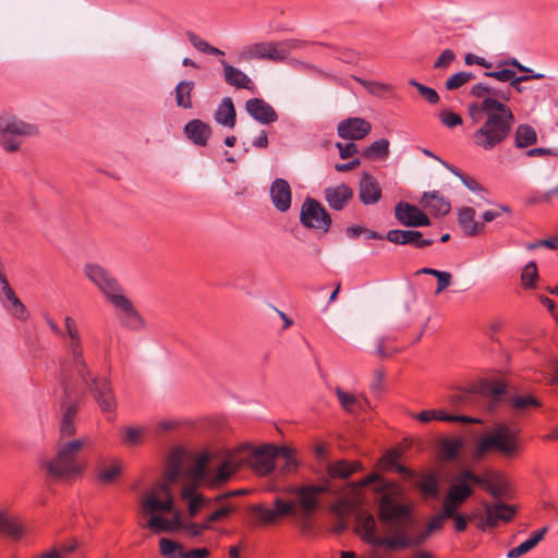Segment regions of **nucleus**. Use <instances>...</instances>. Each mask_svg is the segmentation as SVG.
Returning <instances> with one entry per match:
<instances>
[{"instance_id": "22", "label": "nucleus", "mask_w": 558, "mask_h": 558, "mask_svg": "<svg viewBox=\"0 0 558 558\" xmlns=\"http://www.w3.org/2000/svg\"><path fill=\"white\" fill-rule=\"evenodd\" d=\"M245 110L260 124H270L278 120L276 110L262 98H251L246 100Z\"/></svg>"}, {"instance_id": "28", "label": "nucleus", "mask_w": 558, "mask_h": 558, "mask_svg": "<svg viewBox=\"0 0 558 558\" xmlns=\"http://www.w3.org/2000/svg\"><path fill=\"white\" fill-rule=\"evenodd\" d=\"M184 133L194 145L204 147L211 135V129L202 120L194 119L185 124Z\"/></svg>"}, {"instance_id": "60", "label": "nucleus", "mask_w": 558, "mask_h": 558, "mask_svg": "<svg viewBox=\"0 0 558 558\" xmlns=\"http://www.w3.org/2000/svg\"><path fill=\"white\" fill-rule=\"evenodd\" d=\"M459 507L460 506L458 504L451 502V501H449V499L447 497H445V499L442 501V510H441L440 514L445 519H452L459 514L457 512Z\"/></svg>"}, {"instance_id": "44", "label": "nucleus", "mask_w": 558, "mask_h": 558, "mask_svg": "<svg viewBox=\"0 0 558 558\" xmlns=\"http://www.w3.org/2000/svg\"><path fill=\"white\" fill-rule=\"evenodd\" d=\"M187 38H189L190 43L192 44V46L203 53H206L209 56H223L225 54V52L222 50L209 45L206 40L201 38L195 33L189 32Z\"/></svg>"}, {"instance_id": "26", "label": "nucleus", "mask_w": 558, "mask_h": 558, "mask_svg": "<svg viewBox=\"0 0 558 558\" xmlns=\"http://www.w3.org/2000/svg\"><path fill=\"white\" fill-rule=\"evenodd\" d=\"M270 197L277 210L284 213L291 206V189L283 179H276L270 186Z\"/></svg>"}, {"instance_id": "9", "label": "nucleus", "mask_w": 558, "mask_h": 558, "mask_svg": "<svg viewBox=\"0 0 558 558\" xmlns=\"http://www.w3.org/2000/svg\"><path fill=\"white\" fill-rule=\"evenodd\" d=\"M484 513L480 509H474L469 514V520L476 521V527L481 531L495 527L499 521L509 522L514 513L513 506L506 505L502 501H497L494 505L482 501Z\"/></svg>"}, {"instance_id": "15", "label": "nucleus", "mask_w": 558, "mask_h": 558, "mask_svg": "<svg viewBox=\"0 0 558 558\" xmlns=\"http://www.w3.org/2000/svg\"><path fill=\"white\" fill-rule=\"evenodd\" d=\"M116 310V316L121 326L131 330H141L145 320L124 292L109 302Z\"/></svg>"}, {"instance_id": "1", "label": "nucleus", "mask_w": 558, "mask_h": 558, "mask_svg": "<svg viewBox=\"0 0 558 558\" xmlns=\"http://www.w3.org/2000/svg\"><path fill=\"white\" fill-rule=\"evenodd\" d=\"M544 77L545 75L542 73L521 76L515 74L506 89L484 82L473 85L470 94L478 100L469 105L468 112L474 123L483 120L482 124L471 135L474 146L490 151L502 145L510 136L514 124V114L507 105L511 99L510 88L521 94L525 89L521 85L523 82Z\"/></svg>"}, {"instance_id": "18", "label": "nucleus", "mask_w": 558, "mask_h": 558, "mask_svg": "<svg viewBox=\"0 0 558 558\" xmlns=\"http://www.w3.org/2000/svg\"><path fill=\"white\" fill-rule=\"evenodd\" d=\"M372 131V124L363 118H347L337 126L338 136L348 141H360Z\"/></svg>"}, {"instance_id": "61", "label": "nucleus", "mask_w": 558, "mask_h": 558, "mask_svg": "<svg viewBox=\"0 0 558 558\" xmlns=\"http://www.w3.org/2000/svg\"><path fill=\"white\" fill-rule=\"evenodd\" d=\"M209 556V550L206 548H196L185 551L183 548H180V557L181 558H207Z\"/></svg>"}, {"instance_id": "45", "label": "nucleus", "mask_w": 558, "mask_h": 558, "mask_svg": "<svg viewBox=\"0 0 558 558\" xmlns=\"http://www.w3.org/2000/svg\"><path fill=\"white\" fill-rule=\"evenodd\" d=\"M145 429L136 426H125L121 432L122 441L126 446H137L142 442Z\"/></svg>"}, {"instance_id": "5", "label": "nucleus", "mask_w": 558, "mask_h": 558, "mask_svg": "<svg viewBox=\"0 0 558 558\" xmlns=\"http://www.w3.org/2000/svg\"><path fill=\"white\" fill-rule=\"evenodd\" d=\"M181 472L178 454L170 458V469L168 472L167 481L158 483L150 490H148L141 500V509L148 513L157 511L173 512L172 518L168 519L171 526V532L182 530L186 523L182 519L180 511H173L174 497L171 492V484L175 481Z\"/></svg>"}, {"instance_id": "49", "label": "nucleus", "mask_w": 558, "mask_h": 558, "mask_svg": "<svg viewBox=\"0 0 558 558\" xmlns=\"http://www.w3.org/2000/svg\"><path fill=\"white\" fill-rule=\"evenodd\" d=\"M395 340L391 336L378 337L376 339V353L380 357H390L399 352L398 348L387 347L386 343Z\"/></svg>"}, {"instance_id": "35", "label": "nucleus", "mask_w": 558, "mask_h": 558, "mask_svg": "<svg viewBox=\"0 0 558 558\" xmlns=\"http://www.w3.org/2000/svg\"><path fill=\"white\" fill-rule=\"evenodd\" d=\"M537 142V134L533 126L520 124L514 132V145L517 148H526Z\"/></svg>"}, {"instance_id": "8", "label": "nucleus", "mask_w": 558, "mask_h": 558, "mask_svg": "<svg viewBox=\"0 0 558 558\" xmlns=\"http://www.w3.org/2000/svg\"><path fill=\"white\" fill-rule=\"evenodd\" d=\"M518 450V430L500 423L476 441L474 454L482 459L487 452L496 451L505 457H511Z\"/></svg>"}, {"instance_id": "36", "label": "nucleus", "mask_w": 558, "mask_h": 558, "mask_svg": "<svg viewBox=\"0 0 558 558\" xmlns=\"http://www.w3.org/2000/svg\"><path fill=\"white\" fill-rule=\"evenodd\" d=\"M0 532L5 536L17 541L24 535V527L17 519L10 518L0 512Z\"/></svg>"}, {"instance_id": "7", "label": "nucleus", "mask_w": 558, "mask_h": 558, "mask_svg": "<svg viewBox=\"0 0 558 558\" xmlns=\"http://www.w3.org/2000/svg\"><path fill=\"white\" fill-rule=\"evenodd\" d=\"M86 445L84 439H73L59 444L56 456L44 463L46 472L54 480H71L84 470L80 452Z\"/></svg>"}, {"instance_id": "33", "label": "nucleus", "mask_w": 558, "mask_h": 558, "mask_svg": "<svg viewBox=\"0 0 558 558\" xmlns=\"http://www.w3.org/2000/svg\"><path fill=\"white\" fill-rule=\"evenodd\" d=\"M547 527H543L542 530L535 531L531 534V536L521 543L519 546L510 549L507 554L508 558H519L530 550H532L545 536L547 533Z\"/></svg>"}, {"instance_id": "38", "label": "nucleus", "mask_w": 558, "mask_h": 558, "mask_svg": "<svg viewBox=\"0 0 558 558\" xmlns=\"http://www.w3.org/2000/svg\"><path fill=\"white\" fill-rule=\"evenodd\" d=\"M390 143L387 138H380L367 146L362 155L372 160H384L389 156Z\"/></svg>"}, {"instance_id": "58", "label": "nucleus", "mask_w": 558, "mask_h": 558, "mask_svg": "<svg viewBox=\"0 0 558 558\" xmlns=\"http://www.w3.org/2000/svg\"><path fill=\"white\" fill-rule=\"evenodd\" d=\"M440 121L447 128H456L462 123V119L458 113H454L450 110H444L439 114Z\"/></svg>"}, {"instance_id": "40", "label": "nucleus", "mask_w": 558, "mask_h": 558, "mask_svg": "<svg viewBox=\"0 0 558 558\" xmlns=\"http://www.w3.org/2000/svg\"><path fill=\"white\" fill-rule=\"evenodd\" d=\"M509 403L514 411H525L541 407V401L533 395H512L509 397Z\"/></svg>"}, {"instance_id": "51", "label": "nucleus", "mask_w": 558, "mask_h": 558, "mask_svg": "<svg viewBox=\"0 0 558 558\" xmlns=\"http://www.w3.org/2000/svg\"><path fill=\"white\" fill-rule=\"evenodd\" d=\"M160 553L169 558H174L175 555L180 557V544L169 538H161L159 541Z\"/></svg>"}, {"instance_id": "50", "label": "nucleus", "mask_w": 558, "mask_h": 558, "mask_svg": "<svg viewBox=\"0 0 558 558\" xmlns=\"http://www.w3.org/2000/svg\"><path fill=\"white\" fill-rule=\"evenodd\" d=\"M146 527L159 533V532H171L170 522L161 515L154 514L146 523Z\"/></svg>"}, {"instance_id": "31", "label": "nucleus", "mask_w": 558, "mask_h": 558, "mask_svg": "<svg viewBox=\"0 0 558 558\" xmlns=\"http://www.w3.org/2000/svg\"><path fill=\"white\" fill-rule=\"evenodd\" d=\"M215 120L217 123L233 129L236 122V113L233 101L230 97H225L219 104L215 112Z\"/></svg>"}, {"instance_id": "64", "label": "nucleus", "mask_w": 558, "mask_h": 558, "mask_svg": "<svg viewBox=\"0 0 558 558\" xmlns=\"http://www.w3.org/2000/svg\"><path fill=\"white\" fill-rule=\"evenodd\" d=\"M304 45L305 43L300 39L281 40V46H283L288 57L292 50L301 49L304 47Z\"/></svg>"}, {"instance_id": "47", "label": "nucleus", "mask_w": 558, "mask_h": 558, "mask_svg": "<svg viewBox=\"0 0 558 558\" xmlns=\"http://www.w3.org/2000/svg\"><path fill=\"white\" fill-rule=\"evenodd\" d=\"M409 84L415 87L420 95L424 97L428 104L435 105L439 101V95L434 88L425 86L414 78L409 80Z\"/></svg>"}, {"instance_id": "30", "label": "nucleus", "mask_w": 558, "mask_h": 558, "mask_svg": "<svg viewBox=\"0 0 558 558\" xmlns=\"http://www.w3.org/2000/svg\"><path fill=\"white\" fill-rule=\"evenodd\" d=\"M458 222L464 234L470 236L480 234L484 230V225L475 220V210L471 207L459 210Z\"/></svg>"}, {"instance_id": "10", "label": "nucleus", "mask_w": 558, "mask_h": 558, "mask_svg": "<svg viewBox=\"0 0 558 558\" xmlns=\"http://www.w3.org/2000/svg\"><path fill=\"white\" fill-rule=\"evenodd\" d=\"M83 271L108 303L123 293V288L119 280L104 266L96 263H87L85 264Z\"/></svg>"}, {"instance_id": "57", "label": "nucleus", "mask_w": 558, "mask_h": 558, "mask_svg": "<svg viewBox=\"0 0 558 558\" xmlns=\"http://www.w3.org/2000/svg\"><path fill=\"white\" fill-rule=\"evenodd\" d=\"M456 59V53L451 49H446L437 58L434 63V69L446 70L449 68L451 62Z\"/></svg>"}, {"instance_id": "32", "label": "nucleus", "mask_w": 558, "mask_h": 558, "mask_svg": "<svg viewBox=\"0 0 558 558\" xmlns=\"http://www.w3.org/2000/svg\"><path fill=\"white\" fill-rule=\"evenodd\" d=\"M276 466L283 474L295 472L299 462L295 459L294 451L288 447H278V454L275 461V468Z\"/></svg>"}, {"instance_id": "12", "label": "nucleus", "mask_w": 558, "mask_h": 558, "mask_svg": "<svg viewBox=\"0 0 558 558\" xmlns=\"http://www.w3.org/2000/svg\"><path fill=\"white\" fill-rule=\"evenodd\" d=\"M37 133V128L16 118L0 121V144L9 153L16 151L21 146L20 136H31Z\"/></svg>"}, {"instance_id": "4", "label": "nucleus", "mask_w": 558, "mask_h": 558, "mask_svg": "<svg viewBox=\"0 0 558 558\" xmlns=\"http://www.w3.org/2000/svg\"><path fill=\"white\" fill-rule=\"evenodd\" d=\"M66 376L68 389L72 387V380L76 381L80 389L88 391L104 414H114L118 409V398L113 385L108 377L100 376L92 371L88 363L69 373Z\"/></svg>"}, {"instance_id": "39", "label": "nucleus", "mask_w": 558, "mask_h": 558, "mask_svg": "<svg viewBox=\"0 0 558 558\" xmlns=\"http://www.w3.org/2000/svg\"><path fill=\"white\" fill-rule=\"evenodd\" d=\"M336 395L342 409L349 413H355L357 410L364 408L366 399H360L352 393L343 391L341 388H336Z\"/></svg>"}, {"instance_id": "62", "label": "nucleus", "mask_w": 558, "mask_h": 558, "mask_svg": "<svg viewBox=\"0 0 558 558\" xmlns=\"http://www.w3.org/2000/svg\"><path fill=\"white\" fill-rule=\"evenodd\" d=\"M451 281H452L451 274L448 271H442L437 278V288H436L435 293L436 294L441 293L445 289H447L451 284Z\"/></svg>"}, {"instance_id": "23", "label": "nucleus", "mask_w": 558, "mask_h": 558, "mask_svg": "<svg viewBox=\"0 0 558 558\" xmlns=\"http://www.w3.org/2000/svg\"><path fill=\"white\" fill-rule=\"evenodd\" d=\"M381 197L378 181L368 172H363L359 185V198L364 205H374Z\"/></svg>"}, {"instance_id": "13", "label": "nucleus", "mask_w": 558, "mask_h": 558, "mask_svg": "<svg viewBox=\"0 0 558 558\" xmlns=\"http://www.w3.org/2000/svg\"><path fill=\"white\" fill-rule=\"evenodd\" d=\"M300 221L307 229L320 230L326 233L331 226V217L323 205L307 197L301 206Z\"/></svg>"}, {"instance_id": "17", "label": "nucleus", "mask_w": 558, "mask_h": 558, "mask_svg": "<svg viewBox=\"0 0 558 558\" xmlns=\"http://www.w3.org/2000/svg\"><path fill=\"white\" fill-rule=\"evenodd\" d=\"M253 515L264 524L274 523L279 517L294 514L295 506L292 502L276 498L275 508H267L264 505H253L251 507Z\"/></svg>"}, {"instance_id": "59", "label": "nucleus", "mask_w": 558, "mask_h": 558, "mask_svg": "<svg viewBox=\"0 0 558 558\" xmlns=\"http://www.w3.org/2000/svg\"><path fill=\"white\" fill-rule=\"evenodd\" d=\"M336 146L339 149V155L342 159L350 158L359 151L357 145L354 144L353 141L345 144L337 143Z\"/></svg>"}, {"instance_id": "43", "label": "nucleus", "mask_w": 558, "mask_h": 558, "mask_svg": "<svg viewBox=\"0 0 558 558\" xmlns=\"http://www.w3.org/2000/svg\"><path fill=\"white\" fill-rule=\"evenodd\" d=\"M462 446L463 441L460 438H445L439 445L441 454L448 460L456 459Z\"/></svg>"}, {"instance_id": "25", "label": "nucleus", "mask_w": 558, "mask_h": 558, "mask_svg": "<svg viewBox=\"0 0 558 558\" xmlns=\"http://www.w3.org/2000/svg\"><path fill=\"white\" fill-rule=\"evenodd\" d=\"M325 201L333 210H342L353 197V190L344 184L329 186L324 190Z\"/></svg>"}, {"instance_id": "24", "label": "nucleus", "mask_w": 558, "mask_h": 558, "mask_svg": "<svg viewBox=\"0 0 558 558\" xmlns=\"http://www.w3.org/2000/svg\"><path fill=\"white\" fill-rule=\"evenodd\" d=\"M328 490L327 485H310L295 489L299 497V505L306 513H312L318 506V496Z\"/></svg>"}, {"instance_id": "29", "label": "nucleus", "mask_w": 558, "mask_h": 558, "mask_svg": "<svg viewBox=\"0 0 558 558\" xmlns=\"http://www.w3.org/2000/svg\"><path fill=\"white\" fill-rule=\"evenodd\" d=\"M421 205L435 216H445L450 211V203L437 191L425 192Z\"/></svg>"}, {"instance_id": "54", "label": "nucleus", "mask_w": 558, "mask_h": 558, "mask_svg": "<svg viewBox=\"0 0 558 558\" xmlns=\"http://www.w3.org/2000/svg\"><path fill=\"white\" fill-rule=\"evenodd\" d=\"M537 267L534 262H530L522 271L521 280L525 287H533L534 281L537 278Z\"/></svg>"}, {"instance_id": "48", "label": "nucleus", "mask_w": 558, "mask_h": 558, "mask_svg": "<svg viewBox=\"0 0 558 558\" xmlns=\"http://www.w3.org/2000/svg\"><path fill=\"white\" fill-rule=\"evenodd\" d=\"M267 44L268 48L266 52V60L282 62L288 58L283 46H281V41H268Z\"/></svg>"}, {"instance_id": "34", "label": "nucleus", "mask_w": 558, "mask_h": 558, "mask_svg": "<svg viewBox=\"0 0 558 558\" xmlns=\"http://www.w3.org/2000/svg\"><path fill=\"white\" fill-rule=\"evenodd\" d=\"M360 468V463L348 462L345 460H339L332 463H329L327 466V473L332 478H345L356 472Z\"/></svg>"}, {"instance_id": "3", "label": "nucleus", "mask_w": 558, "mask_h": 558, "mask_svg": "<svg viewBox=\"0 0 558 558\" xmlns=\"http://www.w3.org/2000/svg\"><path fill=\"white\" fill-rule=\"evenodd\" d=\"M277 454V446H265L252 450L247 457H240L238 453H231L215 471H213L208 466L209 456L207 453H202L196 459L192 469V478L196 484L215 488L227 483L241 464L246 461L257 474L265 476L275 470Z\"/></svg>"}, {"instance_id": "63", "label": "nucleus", "mask_w": 558, "mask_h": 558, "mask_svg": "<svg viewBox=\"0 0 558 558\" xmlns=\"http://www.w3.org/2000/svg\"><path fill=\"white\" fill-rule=\"evenodd\" d=\"M75 430L76 429H75L74 420H70V418H65V417L61 418V426H60L61 437H70V436L74 435Z\"/></svg>"}, {"instance_id": "19", "label": "nucleus", "mask_w": 558, "mask_h": 558, "mask_svg": "<svg viewBox=\"0 0 558 558\" xmlns=\"http://www.w3.org/2000/svg\"><path fill=\"white\" fill-rule=\"evenodd\" d=\"M395 216L405 227H425L430 225L429 218L421 209L405 202L397 204Z\"/></svg>"}, {"instance_id": "52", "label": "nucleus", "mask_w": 558, "mask_h": 558, "mask_svg": "<svg viewBox=\"0 0 558 558\" xmlns=\"http://www.w3.org/2000/svg\"><path fill=\"white\" fill-rule=\"evenodd\" d=\"M445 422H453V423H480L481 421L475 417L466 416V415H452L446 414L442 411H436V418Z\"/></svg>"}, {"instance_id": "55", "label": "nucleus", "mask_w": 558, "mask_h": 558, "mask_svg": "<svg viewBox=\"0 0 558 558\" xmlns=\"http://www.w3.org/2000/svg\"><path fill=\"white\" fill-rule=\"evenodd\" d=\"M235 507L231 504H223L217 510L208 515L209 522H217L228 518L233 511Z\"/></svg>"}, {"instance_id": "16", "label": "nucleus", "mask_w": 558, "mask_h": 558, "mask_svg": "<svg viewBox=\"0 0 558 558\" xmlns=\"http://www.w3.org/2000/svg\"><path fill=\"white\" fill-rule=\"evenodd\" d=\"M242 494L241 490H233L216 496L214 499L207 498L204 495L196 492L195 487L184 486L181 492V497L187 504L190 517H195L201 509L210 508L213 502L222 504L223 500L231 496Z\"/></svg>"}, {"instance_id": "53", "label": "nucleus", "mask_w": 558, "mask_h": 558, "mask_svg": "<svg viewBox=\"0 0 558 558\" xmlns=\"http://www.w3.org/2000/svg\"><path fill=\"white\" fill-rule=\"evenodd\" d=\"M122 468L120 464H112L98 473V478L102 483H112L121 474Z\"/></svg>"}, {"instance_id": "42", "label": "nucleus", "mask_w": 558, "mask_h": 558, "mask_svg": "<svg viewBox=\"0 0 558 558\" xmlns=\"http://www.w3.org/2000/svg\"><path fill=\"white\" fill-rule=\"evenodd\" d=\"M354 80L361 84L371 95L376 97H385L388 93L393 90L392 85L387 83L367 81L357 76H354Z\"/></svg>"}, {"instance_id": "6", "label": "nucleus", "mask_w": 558, "mask_h": 558, "mask_svg": "<svg viewBox=\"0 0 558 558\" xmlns=\"http://www.w3.org/2000/svg\"><path fill=\"white\" fill-rule=\"evenodd\" d=\"M501 476L499 473L488 470L482 475L475 474L473 471L462 470L454 478V483L450 486L446 497L449 501L461 506L474 493L471 484L477 485L486 490L495 498L504 495L501 485Z\"/></svg>"}, {"instance_id": "46", "label": "nucleus", "mask_w": 558, "mask_h": 558, "mask_svg": "<svg viewBox=\"0 0 558 558\" xmlns=\"http://www.w3.org/2000/svg\"><path fill=\"white\" fill-rule=\"evenodd\" d=\"M473 78H474V75L472 72H465V71L458 72V73L452 74L446 81L445 86L448 90H454V89L460 88L461 86H463L464 84H466L468 82H470Z\"/></svg>"}, {"instance_id": "11", "label": "nucleus", "mask_w": 558, "mask_h": 558, "mask_svg": "<svg viewBox=\"0 0 558 558\" xmlns=\"http://www.w3.org/2000/svg\"><path fill=\"white\" fill-rule=\"evenodd\" d=\"M65 355L60 362V372L69 373L87 363L84 354L83 339L78 326L62 330Z\"/></svg>"}, {"instance_id": "2", "label": "nucleus", "mask_w": 558, "mask_h": 558, "mask_svg": "<svg viewBox=\"0 0 558 558\" xmlns=\"http://www.w3.org/2000/svg\"><path fill=\"white\" fill-rule=\"evenodd\" d=\"M379 519L384 523L392 524L389 535L380 536L374 517L367 513L357 515L355 531L365 543L374 547H387L391 550L422 545L433 533L442 529L446 520L440 513L435 514L423 532L410 536L405 533L407 527L411 524L410 509L387 494L383 495L379 501Z\"/></svg>"}, {"instance_id": "14", "label": "nucleus", "mask_w": 558, "mask_h": 558, "mask_svg": "<svg viewBox=\"0 0 558 558\" xmlns=\"http://www.w3.org/2000/svg\"><path fill=\"white\" fill-rule=\"evenodd\" d=\"M60 385L62 396L60 397L61 416L74 420L84 399V390L80 389L76 381L72 380V387L68 389L65 372H60Z\"/></svg>"}, {"instance_id": "27", "label": "nucleus", "mask_w": 558, "mask_h": 558, "mask_svg": "<svg viewBox=\"0 0 558 558\" xmlns=\"http://www.w3.org/2000/svg\"><path fill=\"white\" fill-rule=\"evenodd\" d=\"M223 68V78L226 83L235 88L253 90V81L240 69L229 64L226 60H220Z\"/></svg>"}, {"instance_id": "21", "label": "nucleus", "mask_w": 558, "mask_h": 558, "mask_svg": "<svg viewBox=\"0 0 558 558\" xmlns=\"http://www.w3.org/2000/svg\"><path fill=\"white\" fill-rule=\"evenodd\" d=\"M386 239L398 245L410 244L417 248L430 246L434 243L433 239H423V233L414 230H389Z\"/></svg>"}, {"instance_id": "56", "label": "nucleus", "mask_w": 558, "mask_h": 558, "mask_svg": "<svg viewBox=\"0 0 558 558\" xmlns=\"http://www.w3.org/2000/svg\"><path fill=\"white\" fill-rule=\"evenodd\" d=\"M515 72L511 69H500L496 71L485 72L484 76L495 78L498 82L510 84L511 80L514 77Z\"/></svg>"}, {"instance_id": "37", "label": "nucleus", "mask_w": 558, "mask_h": 558, "mask_svg": "<svg viewBox=\"0 0 558 558\" xmlns=\"http://www.w3.org/2000/svg\"><path fill=\"white\" fill-rule=\"evenodd\" d=\"M268 44L266 41H258L243 47L238 53L239 61H251L254 59H267Z\"/></svg>"}, {"instance_id": "41", "label": "nucleus", "mask_w": 558, "mask_h": 558, "mask_svg": "<svg viewBox=\"0 0 558 558\" xmlns=\"http://www.w3.org/2000/svg\"><path fill=\"white\" fill-rule=\"evenodd\" d=\"M194 83L191 81H182L175 87V102L178 107L189 109L192 107L191 93Z\"/></svg>"}, {"instance_id": "20", "label": "nucleus", "mask_w": 558, "mask_h": 558, "mask_svg": "<svg viewBox=\"0 0 558 558\" xmlns=\"http://www.w3.org/2000/svg\"><path fill=\"white\" fill-rule=\"evenodd\" d=\"M0 302L4 310L21 322L28 319V311L22 301L16 296L10 283L0 287Z\"/></svg>"}]
</instances>
